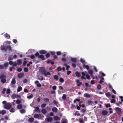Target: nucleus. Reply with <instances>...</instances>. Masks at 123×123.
I'll return each instance as SVG.
<instances>
[{
  "instance_id": "f8f14e48",
  "label": "nucleus",
  "mask_w": 123,
  "mask_h": 123,
  "mask_svg": "<svg viewBox=\"0 0 123 123\" xmlns=\"http://www.w3.org/2000/svg\"><path fill=\"white\" fill-rule=\"evenodd\" d=\"M42 113L43 114H45L47 112L46 110L44 108H43L41 110Z\"/></svg>"
},
{
  "instance_id": "f257e3e1",
  "label": "nucleus",
  "mask_w": 123,
  "mask_h": 123,
  "mask_svg": "<svg viewBox=\"0 0 123 123\" xmlns=\"http://www.w3.org/2000/svg\"><path fill=\"white\" fill-rule=\"evenodd\" d=\"M39 70L42 74L44 75L45 76L51 75L50 73L49 72H47V71L45 69V68L44 67H40Z\"/></svg>"
},
{
  "instance_id": "6e6552de",
  "label": "nucleus",
  "mask_w": 123,
  "mask_h": 123,
  "mask_svg": "<svg viewBox=\"0 0 123 123\" xmlns=\"http://www.w3.org/2000/svg\"><path fill=\"white\" fill-rule=\"evenodd\" d=\"M24 74L23 73H21L18 75V77L19 78H21L22 77L24 76Z\"/></svg>"
},
{
  "instance_id": "de8ad7c7",
  "label": "nucleus",
  "mask_w": 123,
  "mask_h": 123,
  "mask_svg": "<svg viewBox=\"0 0 123 123\" xmlns=\"http://www.w3.org/2000/svg\"><path fill=\"white\" fill-rule=\"evenodd\" d=\"M62 60L63 61V62H66V59L64 58H62Z\"/></svg>"
},
{
  "instance_id": "bf43d9fd",
  "label": "nucleus",
  "mask_w": 123,
  "mask_h": 123,
  "mask_svg": "<svg viewBox=\"0 0 123 123\" xmlns=\"http://www.w3.org/2000/svg\"><path fill=\"white\" fill-rule=\"evenodd\" d=\"M6 93L7 94H9L10 93V90L9 89H8L7 90Z\"/></svg>"
},
{
  "instance_id": "a18cd8bd",
  "label": "nucleus",
  "mask_w": 123,
  "mask_h": 123,
  "mask_svg": "<svg viewBox=\"0 0 123 123\" xmlns=\"http://www.w3.org/2000/svg\"><path fill=\"white\" fill-rule=\"evenodd\" d=\"M45 56L46 58H48L50 57V54L49 53H47L46 54Z\"/></svg>"
},
{
  "instance_id": "6ab92c4d",
  "label": "nucleus",
  "mask_w": 123,
  "mask_h": 123,
  "mask_svg": "<svg viewBox=\"0 0 123 123\" xmlns=\"http://www.w3.org/2000/svg\"><path fill=\"white\" fill-rule=\"evenodd\" d=\"M46 118L45 119L46 120ZM47 120L48 122H49L51 121L53 119L51 117H48L47 119Z\"/></svg>"
},
{
  "instance_id": "13d9d810",
  "label": "nucleus",
  "mask_w": 123,
  "mask_h": 123,
  "mask_svg": "<svg viewBox=\"0 0 123 123\" xmlns=\"http://www.w3.org/2000/svg\"><path fill=\"white\" fill-rule=\"evenodd\" d=\"M86 111V110L85 109H81L80 112L83 113H84Z\"/></svg>"
},
{
  "instance_id": "c03bdc74",
  "label": "nucleus",
  "mask_w": 123,
  "mask_h": 123,
  "mask_svg": "<svg viewBox=\"0 0 123 123\" xmlns=\"http://www.w3.org/2000/svg\"><path fill=\"white\" fill-rule=\"evenodd\" d=\"M33 96V95L32 94H31V95L29 96H27V98H28L31 99V98Z\"/></svg>"
},
{
  "instance_id": "8fccbe9b",
  "label": "nucleus",
  "mask_w": 123,
  "mask_h": 123,
  "mask_svg": "<svg viewBox=\"0 0 123 123\" xmlns=\"http://www.w3.org/2000/svg\"><path fill=\"white\" fill-rule=\"evenodd\" d=\"M80 62L82 63H84L85 62V60L82 58L80 59Z\"/></svg>"
},
{
  "instance_id": "a19ab883",
  "label": "nucleus",
  "mask_w": 123,
  "mask_h": 123,
  "mask_svg": "<svg viewBox=\"0 0 123 123\" xmlns=\"http://www.w3.org/2000/svg\"><path fill=\"white\" fill-rule=\"evenodd\" d=\"M57 70L58 71H61L62 70V68L60 67H58L57 68Z\"/></svg>"
},
{
  "instance_id": "c9c22d12",
  "label": "nucleus",
  "mask_w": 123,
  "mask_h": 123,
  "mask_svg": "<svg viewBox=\"0 0 123 123\" xmlns=\"http://www.w3.org/2000/svg\"><path fill=\"white\" fill-rule=\"evenodd\" d=\"M21 103V101L20 100L18 99L16 100V103L17 104H19Z\"/></svg>"
},
{
  "instance_id": "2f4dec72",
  "label": "nucleus",
  "mask_w": 123,
  "mask_h": 123,
  "mask_svg": "<svg viewBox=\"0 0 123 123\" xmlns=\"http://www.w3.org/2000/svg\"><path fill=\"white\" fill-rule=\"evenodd\" d=\"M15 110L14 108H12L10 110V111L12 113H13L15 112Z\"/></svg>"
},
{
  "instance_id": "a211bd4d",
  "label": "nucleus",
  "mask_w": 123,
  "mask_h": 123,
  "mask_svg": "<svg viewBox=\"0 0 123 123\" xmlns=\"http://www.w3.org/2000/svg\"><path fill=\"white\" fill-rule=\"evenodd\" d=\"M34 118L33 117H31L29 119L28 121L32 123L34 121Z\"/></svg>"
},
{
  "instance_id": "9b49d317",
  "label": "nucleus",
  "mask_w": 123,
  "mask_h": 123,
  "mask_svg": "<svg viewBox=\"0 0 123 123\" xmlns=\"http://www.w3.org/2000/svg\"><path fill=\"white\" fill-rule=\"evenodd\" d=\"M38 58H41L42 60H45V58L44 57V56L43 55H40Z\"/></svg>"
},
{
  "instance_id": "58836bf2",
  "label": "nucleus",
  "mask_w": 123,
  "mask_h": 123,
  "mask_svg": "<svg viewBox=\"0 0 123 123\" xmlns=\"http://www.w3.org/2000/svg\"><path fill=\"white\" fill-rule=\"evenodd\" d=\"M20 112L22 114L24 113L25 112V110L24 109H23L20 111Z\"/></svg>"
},
{
  "instance_id": "6e6d98bb",
  "label": "nucleus",
  "mask_w": 123,
  "mask_h": 123,
  "mask_svg": "<svg viewBox=\"0 0 123 123\" xmlns=\"http://www.w3.org/2000/svg\"><path fill=\"white\" fill-rule=\"evenodd\" d=\"M44 100L46 102H49V99L48 98H44Z\"/></svg>"
},
{
  "instance_id": "bb28decb",
  "label": "nucleus",
  "mask_w": 123,
  "mask_h": 123,
  "mask_svg": "<svg viewBox=\"0 0 123 123\" xmlns=\"http://www.w3.org/2000/svg\"><path fill=\"white\" fill-rule=\"evenodd\" d=\"M7 49H9V51H12V47L11 46L9 45L8 46H6Z\"/></svg>"
},
{
  "instance_id": "20e7f679",
  "label": "nucleus",
  "mask_w": 123,
  "mask_h": 123,
  "mask_svg": "<svg viewBox=\"0 0 123 123\" xmlns=\"http://www.w3.org/2000/svg\"><path fill=\"white\" fill-rule=\"evenodd\" d=\"M39 53L41 54V55L45 54L47 53V51L44 50H41L39 51Z\"/></svg>"
},
{
  "instance_id": "49530a36",
  "label": "nucleus",
  "mask_w": 123,
  "mask_h": 123,
  "mask_svg": "<svg viewBox=\"0 0 123 123\" xmlns=\"http://www.w3.org/2000/svg\"><path fill=\"white\" fill-rule=\"evenodd\" d=\"M24 71L25 72H27L28 71V69L27 68L25 67L24 69Z\"/></svg>"
},
{
  "instance_id": "774afa93",
  "label": "nucleus",
  "mask_w": 123,
  "mask_h": 123,
  "mask_svg": "<svg viewBox=\"0 0 123 123\" xmlns=\"http://www.w3.org/2000/svg\"><path fill=\"white\" fill-rule=\"evenodd\" d=\"M59 88L61 90H63V87L62 86H59Z\"/></svg>"
},
{
  "instance_id": "603ef678",
  "label": "nucleus",
  "mask_w": 123,
  "mask_h": 123,
  "mask_svg": "<svg viewBox=\"0 0 123 123\" xmlns=\"http://www.w3.org/2000/svg\"><path fill=\"white\" fill-rule=\"evenodd\" d=\"M101 86L100 84H98L97 86V88L99 90L101 88Z\"/></svg>"
},
{
  "instance_id": "ea45409f",
  "label": "nucleus",
  "mask_w": 123,
  "mask_h": 123,
  "mask_svg": "<svg viewBox=\"0 0 123 123\" xmlns=\"http://www.w3.org/2000/svg\"><path fill=\"white\" fill-rule=\"evenodd\" d=\"M59 81L61 83H63L64 81V80L62 78H61L60 79Z\"/></svg>"
},
{
  "instance_id": "4d7b16f0",
  "label": "nucleus",
  "mask_w": 123,
  "mask_h": 123,
  "mask_svg": "<svg viewBox=\"0 0 123 123\" xmlns=\"http://www.w3.org/2000/svg\"><path fill=\"white\" fill-rule=\"evenodd\" d=\"M6 90V89L5 88L3 89V91H2V93L3 94H4L5 93Z\"/></svg>"
},
{
  "instance_id": "338daca9",
  "label": "nucleus",
  "mask_w": 123,
  "mask_h": 123,
  "mask_svg": "<svg viewBox=\"0 0 123 123\" xmlns=\"http://www.w3.org/2000/svg\"><path fill=\"white\" fill-rule=\"evenodd\" d=\"M111 106V105L110 104H107L105 106V107L106 108H107L108 107H110Z\"/></svg>"
},
{
  "instance_id": "37998d69",
  "label": "nucleus",
  "mask_w": 123,
  "mask_h": 123,
  "mask_svg": "<svg viewBox=\"0 0 123 123\" xmlns=\"http://www.w3.org/2000/svg\"><path fill=\"white\" fill-rule=\"evenodd\" d=\"M110 100H111V103H114L116 101L114 99H111Z\"/></svg>"
},
{
  "instance_id": "39448f33",
  "label": "nucleus",
  "mask_w": 123,
  "mask_h": 123,
  "mask_svg": "<svg viewBox=\"0 0 123 123\" xmlns=\"http://www.w3.org/2000/svg\"><path fill=\"white\" fill-rule=\"evenodd\" d=\"M35 109L34 110L35 111H36L37 113H39L41 112V110L39 109L38 106L36 107L35 108Z\"/></svg>"
},
{
  "instance_id": "0eeeda50",
  "label": "nucleus",
  "mask_w": 123,
  "mask_h": 123,
  "mask_svg": "<svg viewBox=\"0 0 123 123\" xmlns=\"http://www.w3.org/2000/svg\"><path fill=\"white\" fill-rule=\"evenodd\" d=\"M53 102L54 104L55 105H56V106L57 107H58V106H60L59 104L57 101H55V100H54Z\"/></svg>"
},
{
  "instance_id": "79ce46f5",
  "label": "nucleus",
  "mask_w": 123,
  "mask_h": 123,
  "mask_svg": "<svg viewBox=\"0 0 123 123\" xmlns=\"http://www.w3.org/2000/svg\"><path fill=\"white\" fill-rule=\"evenodd\" d=\"M54 79L57 80L58 79V77L57 75H54Z\"/></svg>"
},
{
  "instance_id": "5fc2aeb1",
  "label": "nucleus",
  "mask_w": 123,
  "mask_h": 123,
  "mask_svg": "<svg viewBox=\"0 0 123 123\" xmlns=\"http://www.w3.org/2000/svg\"><path fill=\"white\" fill-rule=\"evenodd\" d=\"M86 77L87 79L88 80H90V76L88 74H87L86 75Z\"/></svg>"
},
{
  "instance_id": "b1692460",
  "label": "nucleus",
  "mask_w": 123,
  "mask_h": 123,
  "mask_svg": "<svg viewBox=\"0 0 123 123\" xmlns=\"http://www.w3.org/2000/svg\"><path fill=\"white\" fill-rule=\"evenodd\" d=\"M6 77L4 75H2L0 76V79L1 80L4 78H6Z\"/></svg>"
},
{
  "instance_id": "ddd939ff",
  "label": "nucleus",
  "mask_w": 123,
  "mask_h": 123,
  "mask_svg": "<svg viewBox=\"0 0 123 123\" xmlns=\"http://www.w3.org/2000/svg\"><path fill=\"white\" fill-rule=\"evenodd\" d=\"M9 65V64L8 62L5 63L3 65L5 69H6V67H7Z\"/></svg>"
},
{
  "instance_id": "412c9836",
  "label": "nucleus",
  "mask_w": 123,
  "mask_h": 123,
  "mask_svg": "<svg viewBox=\"0 0 123 123\" xmlns=\"http://www.w3.org/2000/svg\"><path fill=\"white\" fill-rule=\"evenodd\" d=\"M52 111L54 112H56L57 111L58 109L56 107H54L52 109Z\"/></svg>"
},
{
  "instance_id": "a878e982",
  "label": "nucleus",
  "mask_w": 123,
  "mask_h": 123,
  "mask_svg": "<svg viewBox=\"0 0 123 123\" xmlns=\"http://www.w3.org/2000/svg\"><path fill=\"white\" fill-rule=\"evenodd\" d=\"M6 110H3L1 111V113L2 115H4L6 114Z\"/></svg>"
},
{
  "instance_id": "4be33fe9",
  "label": "nucleus",
  "mask_w": 123,
  "mask_h": 123,
  "mask_svg": "<svg viewBox=\"0 0 123 123\" xmlns=\"http://www.w3.org/2000/svg\"><path fill=\"white\" fill-rule=\"evenodd\" d=\"M71 61L73 62H76L77 61V60L75 58L71 57Z\"/></svg>"
},
{
  "instance_id": "7c9ffc66",
  "label": "nucleus",
  "mask_w": 123,
  "mask_h": 123,
  "mask_svg": "<svg viewBox=\"0 0 123 123\" xmlns=\"http://www.w3.org/2000/svg\"><path fill=\"white\" fill-rule=\"evenodd\" d=\"M105 94L106 96L108 97L109 98L111 96V95L110 94V93L109 92H107L105 93Z\"/></svg>"
},
{
  "instance_id": "423d86ee",
  "label": "nucleus",
  "mask_w": 123,
  "mask_h": 123,
  "mask_svg": "<svg viewBox=\"0 0 123 123\" xmlns=\"http://www.w3.org/2000/svg\"><path fill=\"white\" fill-rule=\"evenodd\" d=\"M1 49L2 50H5V51H6L7 50L6 46H1Z\"/></svg>"
},
{
  "instance_id": "f3484780",
  "label": "nucleus",
  "mask_w": 123,
  "mask_h": 123,
  "mask_svg": "<svg viewBox=\"0 0 123 123\" xmlns=\"http://www.w3.org/2000/svg\"><path fill=\"white\" fill-rule=\"evenodd\" d=\"M83 96L85 97L89 98L90 97L91 95L87 93H85L84 94Z\"/></svg>"
},
{
  "instance_id": "09e8293b",
  "label": "nucleus",
  "mask_w": 123,
  "mask_h": 123,
  "mask_svg": "<svg viewBox=\"0 0 123 123\" xmlns=\"http://www.w3.org/2000/svg\"><path fill=\"white\" fill-rule=\"evenodd\" d=\"M17 71L19 72H20L22 70V69L20 68H18L17 69Z\"/></svg>"
},
{
  "instance_id": "473e14b6",
  "label": "nucleus",
  "mask_w": 123,
  "mask_h": 123,
  "mask_svg": "<svg viewBox=\"0 0 123 123\" xmlns=\"http://www.w3.org/2000/svg\"><path fill=\"white\" fill-rule=\"evenodd\" d=\"M17 62L18 65H20L22 64V62L20 60H18Z\"/></svg>"
},
{
  "instance_id": "cd10ccee",
  "label": "nucleus",
  "mask_w": 123,
  "mask_h": 123,
  "mask_svg": "<svg viewBox=\"0 0 123 123\" xmlns=\"http://www.w3.org/2000/svg\"><path fill=\"white\" fill-rule=\"evenodd\" d=\"M88 104L89 105H92L93 103L92 101H91L90 100H88L87 102Z\"/></svg>"
},
{
  "instance_id": "1a4fd4ad",
  "label": "nucleus",
  "mask_w": 123,
  "mask_h": 123,
  "mask_svg": "<svg viewBox=\"0 0 123 123\" xmlns=\"http://www.w3.org/2000/svg\"><path fill=\"white\" fill-rule=\"evenodd\" d=\"M108 112L106 110H104L102 111V114L104 116H105L107 115Z\"/></svg>"
},
{
  "instance_id": "0e129e2a",
  "label": "nucleus",
  "mask_w": 123,
  "mask_h": 123,
  "mask_svg": "<svg viewBox=\"0 0 123 123\" xmlns=\"http://www.w3.org/2000/svg\"><path fill=\"white\" fill-rule=\"evenodd\" d=\"M4 66L3 65H0V69H2L4 68Z\"/></svg>"
},
{
  "instance_id": "e433bc0d",
  "label": "nucleus",
  "mask_w": 123,
  "mask_h": 123,
  "mask_svg": "<svg viewBox=\"0 0 123 123\" xmlns=\"http://www.w3.org/2000/svg\"><path fill=\"white\" fill-rule=\"evenodd\" d=\"M66 94H63L62 95V99L64 100H65L66 99Z\"/></svg>"
},
{
  "instance_id": "680f3d73",
  "label": "nucleus",
  "mask_w": 123,
  "mask_h": 123,
  "mask_svg": "<svg viewBox=\"0 0 123 123\" xmlns=\"http://www.w3.org/2000/svg\"><path fill=\"white\" fill-rule=\"evenodd\" d=\"M50 53L52 55H54L55 54V52L54 51H50Z\"/></svg>"
},
{
  "instance_id": "3c124183",
  "label": "nucleus",
  "mask_w": 123,
  "mask_h": 123,
  "mask_svg": "<svg viewBox=\"0 0 123 123\" xmlns=\"http://www.w3.org/2000/svg\"><path fill=\"white\" fill-rule=\"evenodd\" d=\"M12 97L13 99H14L17 97V95L15 94H13L12 95Z\"/></svg>"
},
{
  "instance_id": "72a5a7b5",
  "label": "nucleus",
  "mask_w": 123,
  "mask_h": 123,
  "mask_svg": "<svg viewBox=\"0 0 123 123\" xmlns=\"http://www.w3.org/2000/svg\"><path fill=\"white\" fill-rule=\"evenodd\" d=\"M88 73L90 74H92L93 73V71L92 69H90L88 71Z\"/></svg>"
},
{
  "instance_id": "f704fd0d",
  "label": "nucleus",
  "mask_w": 123,
  "mask_h": 123,
  "mask_svg": "<svg viewBox=\"0 0 123 123\" xmlns=\"http://www.w3.org/2000/svg\"><path fill=\"white\" fill-rule=\"evenodd\" d=\"M22 89V88L20 86L19 87L17 90V92H19Z\"/></svg>"
},
{
  "instance_id": "9d476101",
  "label": "nucleus",
  "mask_w": 123,
  "mask_h": 123,
  "mask_svg": "<svg viewBox=\"0 0 123 123\" xmlns=\"http://www.w3.org/2000/svg\"><path fill=\"white\" fill-rule=\"evenodd\" d=\"M41 115V114H34V117L36 118H38Z\"/></svg>"
},
{
  "instance_id": "c85d7f7f",
  "label": "nucleus",
  "mask_w": 123,
  "mask_h": 123,
  "mask_svg": "<svg viewBox=\"0 0 123 123\" xmlns=\"http://www.w3.org/2000/svg\"><path fill=\"white\" fill-rule=\"evenodd\" d=\"M79 120L80 123H84V121L83 118H80L79 119Z\"/></svg>"
},
{
  "instance_id": "2eb2a0df",
  "label": "nucleus",
  "mask_w": 123,
  "mask_h": 123,
  "mask_svg": "<svg viewBox=\"0 0 123 123\" xmlns=\"http://www.w3.org/2000/svg\"><path fill=\"white\" fill-rule=\"evenodd\" d=\"M5 37L6 38L9 39L10 38V36L9 34L6 33L5 34Z\"/></svg>"
},
{
  "instance_id": "69168bd1",
  "label": "nucleus",
  "mask_w": 123,
  "mask_h": 123,
  "mask_svg": "<svg viewBox=\"0 0 123 123\" xmlns=\"http://www.w3.org/2000/svg\"><path fill=\"white\" fill-rule=\"evenodd\" d=\"M13 43L15 44L17 42V40L16 39H13Z\"/></svg>"
},
{
  "instance_id": "393cba45",
  "label": "nucleus",
  "mask_w": 123,
  "mask_h": 123,
  "mask_svg": "<svg viewBox=\"0 0 123 123\" xmlns=\"http://www.w3.org/2000/svg\"><path fill=\"white\" fill-rule=\"evenodd\" d=\"M83 67L84 68H86L87 70H88L89 69V67L88 65H85V64L83 65Z\"/></svg>"
},
{
  "instance_id": "f03ea898",
  "label": "nucleus",
  "mask_w": 123,
  "mask_h": 123,
  "mask_svg": "<svg viewBox=\"0 0 123 123\" xmlns=\"http://www.w3.org/2000/svg\"><path fill=\"white\" fill-rule=\"evenodd\" d=\"M12 106L10 103H6L3 106V108L9 110L12 108Z\"/></svg>"
},
{
  "instance_id": "aec40b11",
  "label": "nucleus",
  "mask_w": 123,
  "mask_h": 123,
  "mask_svg": "<svg viewBox=\"0 0 123 123\" xmlns=\"http://www.w3.org/2000/svg\"><path fill=\"white\" fill-rule=\"evenodd\" d=\"M22 105L21 104H19L17 106V108L18 109H21L22 108Z\"/></svg>"
},
{
  "instance_id": "c756f323",
  "label": "nucleus",
  "mask_w": 123,
  "mask_h": 123,
  "mask_svg": "<svg viewBox=\"0 0 123 123\" xmlns=\"http://www.w3.org/2000/svg\"><path fill=\"white\" fill-rule=\"evenodd\" d=\"M6 78H4L1 80V81L2 83H5L6 82Z\"/></svg>"
},
{
  "instance_id": "5701e85b",
  "label": "nucleus",
  "mask_w": 123,
  "mask_h": 123,
  "mask_svg": "<svg viewBox=\"0 0 123 123\" xmlns=\"http://www.w3.org/2000/svg\"><path fill=\"white\" fill-rule=\"evenodd\" d=\"M75 74H76V76L78 77H80V74L78 72H76L75 73Z\"/></svg>"
},
{
  "instance_id": "4468645a",
  "label": "nucleus",
  "mask_w": 123,
  "mask_h": 123,
  "mask_svg": "<svg viewBox=\"0 0 123 123\" xmlns=\"http://www.w3.org/2000/svg\"><path fill=\"white\" fill-rule=\"evenodd\" d=\"M16 81L15 78H13L11 82V83L12 84H14L16 83Z\"/></svg>"
},
{
  "instance_id": "dca6fc26",
  "label": "nucleus",
  "mask_w": 123,
  "mask_h": 123,
  "mask_svg": "<svg viewBox=\"0 0 123 123\" xmlns=\"http://www.w3.org/2000/svg\"><path fill=\"white\" fill-rule=\"evenodd\" d=\"M53 118L55 121L59 120L60 119L59 117L57 116H54Z\"/></svg>"
},
{
  "instance_id": "e2e57ef3",
  "label": "nucleus",
  "mask_w": 123,
  "mask_h": 123,
  "mask_svg": "<svg viewBox=\"0 0 123 123\" xmlns=\"http://www.w3.org/2000/svg\"><path fill=\"white\" fill-rule=\"evenodd\" d=\"M35 57V56L33 55H31L30 56V58L32 59H34Z\"/></svg>"
},
{
  "instance_id": "7ed1b4c3",
  "label": "nucleus",
  "mask_w": 123,
  "mask_h": 123,
  "mask_svg": "<svg viewBox=\"0 0 123 123\" xmlns=\"http://www.w3.org/2000/svg\"><path fill=\"white\" fill-rule=\"evenodd\" d=\"M116 111L117 112V114L118 115H120L122 113L121 109L119 107H117L115 109Z\"/></svg>"
},
{
  "instance_id": "4c0bfd02",
  "label": "nucleus",
  "mask_w": 123,
  "mask_h": 123,
  "mask_svg": "<svg viewBox=\"0 0 123 123\" xmlns=\"http://www.w3.org/2000/svg\"><path fill=\"white\" fill-rule=\"evenodd\" d=\"M46 104H43L41 105V107L42 108H43L45 107L46 106Z\"/></svg>"
},
{
  "instance_id": "864d4df0",
  "label": "nucleus",
  "mask_w": 123,
  "mask_h": 123,
  "mask_svg": "<svg viewBox=\"0 0 123 123\" xmlns=\"http://www.w3.org/2000/svg\"><path fill=\"white\" fill-rule=\"evenodd\" d=\"M39 55H39V53L37 52L35 54V55L36 57H38V56H39Z\"/></svg>"
},
{
  "instance_id": "052dcab7",
  "label": "nucleus",
  "mask_w": 123,
  "mask_h": 123,
  "mask_svg": "<svg viewBox=\"0 0 123 123\" xmlns=\"http://www.w3.org/2000/svg\"><path fill=\"white\" fill-rule=\"evenodd\" d=\"M13 66H16L17 65V63L15 62H14L13 63Z\"/></svg>"
}]
</instances>
